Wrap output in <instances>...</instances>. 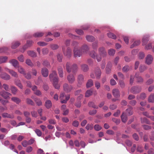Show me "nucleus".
<instances>
[{
	"label": "nucleus",
	"mask_w": 154,
	"mask_h": 154,
	"mask_svg": "<svg viewBox=\"0 0 154 154\" xmlns=\"http://www.w3.org/2000/svg\"><path fill=\"white\" fill-rule=\"evenodd\" d=\"M42 51L43 55H46L48 54L49 50L48 48H44L42 49Z\"/></svg>",
	"instance_id": "nucleus-53"
},
{
	"label": "nucleus",
	"mask_w": 154,
	"mask_h": 154,
	"mask_svg": "<svg viewBox=\"0 0 154 154\" xmlns=\"http://www.w3.org/2000/svg\"><path fill=\"white\" fill-rule=\"evenodd\" d=\"M140 41L138 40L134 42L133 44L131 46V48H133L134 46L138 45L140 44Z\"/></svg>",
	"instance_id": "nucleus-54"
},
{
	"label": "nucleus",
	"mask_w": 154,
	"mask_h": 154,
	"mask_svg": "<svg viewBox=\"0 0 154 154\" xmlns=\"http://www.w3.org/2000/svg\"><path fill=\"white\" fill-rule=\"evenodd\" d=\"M112 121L114 122L116 125L119 124L120 122V120L119 119H117L115 118H113L112 119Z\"/></svg>",
	"instance_id": "nucleus-57"
},
{
	"label": "nucleus",
	"mask_w": 154,
	"mask_h": 154,
	"mask_svg": "<svg viewBox=\"0 0 154 154\" xmlns=\"http://www.w3.org/2000/svg\"><path fill=\"white\" fill-rule=\"evenodd\" d=\"M45 105L47 109H49L52 106V103L51 100H47L45 102Z\"/></svg>",
	"instance_id": "nucleus-30"
},
{
	"label": "nucleus",
	"mask_w": 154,
	"mask_h": 154,
	"mask_svg": "<svg viewBox=\"0 0 154 154\" xmlns=\"http://www.w3.org/2000/svg\"><path fill=\"white\" fill-rule=\"evenodd\" d=\"M8 57H0V64L4 63L7 60Z\"/></svg>",
	"instance_id": "nucleus-39"
},
{
	"label": "nucleus",
	"mask_w": 154,
	"mask_h": 154,
	"mask_svg": "<svg viewBox=\"0 0 154 154\" xmlns=\"http://www.w3.org/2000/svg\"><path fill=\"white\" fill-rule=\"evenodd\" d=\"M93 85V82L91 79L89 80L86 84V87L87 88L91 87Z\"/></svg>",
	"instance_id": "nucleus-37"
},
{
	"label": "nucleus",
	"mask_w": 154,
	"mask_h": 154,
	"mask_svg": "<svg viewBox=\"0 0 154 154\" xmlns=\"http://www.w3.org/2000/svg\"><path fill=\"white\" fill-rule=\"evenodd\" d=\"M113 96L116 98L119 97L120 96V92L117 89H114L112 91Z\"/></svg>",
	"instance_id": "nucleus-16"
},
{
	"label": "nucleus",
	"mask_w": 154,
	"mask_h": 154,
	"mask_svg": "<svg viewBox=\"0 0 154 154\" xmlns=\"http://www.w3.org/2000/svg\"><path fill=\"white\" fill-rule=\"evenodd\" d=\"M140 121L142 124L145 123L149 125L151 124L150 121L146 117L140 118Z\"/></svg>",
	"instance_id": "nucleus-22"
},
{
	"label": "nucleus",
	"mask_w": 154,
	"mask_h": 154,
	"mask_svg": "<svg viewBox=\"0 0 154 154\" xmlns=\"http://www.w3.org/2000/svg\"><path fill=\"white\" fill-rule=\"evenodd\" d=\"M9 62L15 68L17 67L19 64L18 61L15 59L11 60H9Z\"/></svg>",
	"instance_id": "nucleus-18"
},
{
	"label": "nucleus",
	"mask_w": 154,
	"mask_h": 154,
	"mask_svg": "<svg viewBox=\"0 0 154 154\" xmlns=\"http://www.w3.org/2000/svg\"><path fill=\"white\" fill-rule=\"evenodd\" d=\"M108 36L111 38L115 39L116 38V35L114 34L111 32H109L107 33Z\"/></svg>",
	"instance_id": "nucleus-46"
},
{
	"label": "nucleus",
	"mask_w": 154,
	"mask_h": 154,
	"mask_svg": "<svg viewBox=\"0 0 154 154\" xmlns=\"http://www.w3.org/2000/svg\"><path fill=\"white\" fill-rule=\"evenodd\" d=\"M35 131L38 136L40 137L42 136V132L40 130L36 129L35 130Z\"/></svg>",
	"instance_id": "nucleus-56"
},
{
	"label": "nucleus",
	"mask_w": 154,
	"mask_h": 154,
	"mask_svg": "<svg viewBox=\"0 0 154 154\" xmlns=\"http://www.w3.org/2000/svg\"><path fill=\"white\" fill-rule=\"evenodd\" d=\"M137 101L135 100H132L129 102V104L132 106H135L137 103Z\"/></svg>",
	"instance_id": "nucleus-63"
},
{
	"label": "nucleus",
	"mask_w": 154,
	"mask_h": 154,
	"mask_svg": "<svg viewBox=\"0 0 154 154\" xmlns=\"http://www.w3.org/2000/svg\"><path fill=\"white\" fill-rule=\"evenodd\" d=\"M95 74L97 79H100L101 74V72L100 68L97 67L95 68Z\"/></svg>",
	"instance_id": "nucleus-12"
},
{
	"label": "nucleus",
	"mask_w": 154,
	"mask_h": 154,
	"mask_svg": "<svg viewBox=\"0 0 154 154\" xmlns=\"http://www.w3.org/2000/svg\"><path fill=\"white\" fill-rule=\"evenodd\" d=\"M139 73H136L135 75V77L136 79V80L137 82L141 83L143 82V78L140 76H139Z\"/></svg>",
	"instance_id": "nucleus-17"
},
{
	"label": "nucleus",
	"mask_w": 154,
	"mask_h": 154,
	"mask_svg": "<svg viewBox=\"0 0 154 154\" xmlns=\"http://www.w3.org/2000/svg\"><path fill=\"white\" fill-rule=\"evenodd\" d=\"M141 90V87L138 86H134L131 88L130 91L134 94H136L140 92Z\"/></svg>",
	"instance_id": "nucleus-6"
},
{
	"label": "nucleus",
	"mask_w": 154,
	"mask_h": 154,
	"mask_svg": "<svg viewBox=\"0 0 154 154\" xmlns=\"http://www.w3.org/2000/svg\"><path fill=\"white\" fill-rule=\"evenodd\" d=\"M112 64L111 62H109L108 63L106 68V72L109 74L111 72Z\"/></svg>",
	"instance_id": "nucleus-15"
},
{
	"label": "nucleus",
	"mask_w": 154,
	"mask_h": 154,
	"mask_svg": "<svg viewBox=\"0 0 154 154\" xmlns=\"http://www.w3.org/2000/svg\"><path fill=\"white\" fill-rule=\"evenodd\" d=\"M50 47L53 50H56L59 48L58 45L57 44H52L50 45Z\"/></svg>",
	"instance_id": "nucleus-47"
},
{
	"label": "nucleus",
	"mask_w": 154,
	"mask_h": 154,
	"mask_svg": "<svg viewBox=\"0 0 154 154\" xmlns=\"http://www.w3.org/2000/svg\"><path fill=\"white\" fill-rule=\"evenodd\" d=\"M98 51L100 55L103 57H105L106 54V52L104 47H100L98 49Z\"/></svg>",
	"instance_id": "nucleus-14"
},
{
	"label": "nucleus",
	"mask_w": 154,
	"mask_h": 154,
	"mask_svg": "<svg viewBox=\"0 0 154 154\" xmlns=\"http://www.w3.org/2000/svg\"><path fill=\"white\" fill-rule=\"evenodd\" d=\"M148 41V38L144 37L142 39L143 45H145Z\"/></svg>",
	"instance_id": "nucleus-61"
},
{
	"label": "nucleus",
	"mask_w": 154,
	"mask_h": 154,
	"mask_svg": "<svg viewBox=\"0 0 154 154\" xmlns=\"http://www.w3.org/2000/svg\"><path fill=\"white\" fill-rule=\"evenodd\" d=\"M81 69L84 72H87L88 70V68L87 65L84 64L81 65Z\"/></svg>",
	"instance_id": "nucleus-33"
},
{
	"label": "nucleus",
	"mask_w": 154,
	"mask_h": 154,
	"mask_svg": "<svg viewBox=\"0 0 154 154\" xmlns=\"http://www.w3.org/2000/svg\"><path fill=\"white\" fill-rule=\"evenodd\" d=\"M44 35V33L42 32H38L33 34V36L35 37H40Z\"/></svg>",
	"instance_id": "nucleus-32"
},
{
	"label": "nucleus",
	"mask_w": 154,
	"mask_h": 154,
	"mask_svg": "<svg viewBox=\"0 0 154 154\" xmlns=\"http://www.w3.org/2000/svg\"><path fill=\"white\" fill-rule=\"evenodd\" d=\"M62 51L65 56L68 58H70L72 55L71 49L69 47L67 48L66 50H65V47H62Z\"/></svg>",
	"instance_id": "nucleus-5"
},
{
	"label": "nucleus",
	"mask_w": 154,
	"mask_h": 154,
	"mask_svg": "<svg viewBox=\"0 0 154 154\" xmlns=\"http://www.w3.org/2000/svg\"><path fill=\"white\" fill-rule=\"evenodd\" d=\"M145 63L148 65H150L152 63L153 57L150 54H148L146 57Z\"/></svg>",
	"instance_id": "nucleus-9"
},
{
	"label": "nucleus",
	"mask_w": 154,
	"mask_h": 154,
	"mask_svg": "<svg viewBox=\"0 0 154 154\" xmlns=\"http://www.w3.org/2000/svg\"><path fill=\"white\" fill-rule=\"evenodd\" d=\"M86 129L88 130L89 129L92 130L93 128V125L92 124H88L85 127Z\"/></svg>",
	"instance_id": "nucleus-44"
},
{
	"label": "nucleus",
	"mask_w": 154,
	"mask_h": 154,
	"mask_svg": "<svg viewBox=\"0 0 154 154\" xmlns=\"http://www.w3.org/2000/svg\"><path fill=\"white\" fill-rule=\"evenodd\" d=\"M26 103L29 105L33 106L34 105V103L33 101L30 99L27 98L26 99Z\"/></svg>",
	"instance_id": "nucleus-42"
},
{
	"label": "nucleus",
	"mask_w": 154,
	"mask_h": 154,
	"mask_svg": "<svg viewBox=\"0 0 154 154\" xmlns=\"http://www.w3.org/2000/svg\"><path fill=\"white\" fill-rule=\"evenodd\" d=\"M7 69L8 70V72L12 75V76L16 78L18 77V75L16 72L10 69Z\"/></svg>",
	"instance_id": "nucleus-27"
},
{
	"label": "nucleus",
	"mask_w": 154,
	"mask_h": 154,
	"mask_svg": "<svg viewBox=\"0 0 154 154\" xmlns=\"http://www.w3.org/2000/svg\"><path fill=\"white\" fill-rule=\"evenodd\" d=\"M0 95L5 99H9V96L11 95V94L8 92L3 91L0 92Z\"/></svg>",
	"instance_id": "nucleus-10"
},
{
	"label": "nucleus",
	"mask_w": 154,
	"mask_h": 154,
	"mask_svg": "<svg viewBox=\"0 0 154 154\" xmlns=\"http://www.w3.org/2000/svg\"><path fill=\"white\" fill-rule=\"evenodd\" d=\"M26 63L27 65L30 66H33V64L31 60L29 59H27L26 60Z\"/></svg>",
	"instance_id": "nucleus-51"
},
{
	"label": "nucleus",
	"mask_w": 154,
	"mask_h": 154,
	"mask_svg": "<svg viewBox=\"0 0 154 154\" xmlns=\"http://www.w3.org/2000/svg\"><path fill=\"white\" fill-rule=\"evenodd\" d=\"M15 83L16 85L18 86L20 89H22L23 88V86L19 80L18 79L15 80Z\"/></svg>",
	"instance_id": "nucleus-36"
},
{
	"label": "nucleus",
	"mask_w": 154,
	"mask_h": 154,
	"mask_svg": "<svg viewBox=\"0 0 154 154\" xmlns=\"http://www.w3.org/2000/svg\"><path fill=\"white\" fill-rule=\"evenodd\" d=\"M2 87L6 91H9V86L6 84H3L2 85Z\"/></svg>",
	"instance_id": "nucleus-60"
},
{
	"label": "nucleus",
	"mask_w": 154,
	"mask_h": 154,
	"mask_svg": "<svg viewBox=\"0 0 154 154\" xmlns=\"http://www.w3.org/2000/svg\"><path fill=\"white\" fill-rule=\"evenodd\" d=\"M93 91L92 90H87L85 96L86 97H88L91 96L92 94Z\"/></svg>",
	"instance_id": "nucleus-40"
},
{
	"label": "nucleus",
	"mask_w": 154,
	"mask_h": 154,
	"mask_svg": "<svg viewBox=\"0 0 154 154\" xmlns=\"http://www.w3.org/2000/svg\"><path fill=\"white\" fill-rule=\"evenodd\" d=\"M79 125V122L77 120H75L73 121L72 123V125L75 127H78Z\"/></svg>",
	"instance_id": "nucleus-59"
},
{
	"label": "nucleus",
	"mask_w": 154,
	"mask_h": 154,
	"mask_svg": "<svg viewBox=\"0 0 154 154\" xmlns=\"http://www.w3.org/2000/svg\"><path fill=\"white\" fill-rule=\"evenodd\" d=\"M11 90L13 94H15L17 91V89L16 87L12 86L11 88Z\"/></svg>",
	"instance_id": "nucleus-48"
},
{
	"label": "nucleus",
	"mask_w": 154,
	"mask_h": 154,
	"mask_svg": "<svg viewBox=\"0 0 154 154\" xmlns=\"http://www.w3.org/2000/svg\"><path fill=\"white\" fill-rule=\"evenodd\" d=\"M148 101L150 103H154V93L150 95L148 97Z\"/></svg>",
	"instance_id": "nucleus-34"
},
{
	"label": "nucleus",
	"mask_w": 154,
	"mask_h": 154,
	"mask_svg": "<svg viewBox=\"0 0 154 154\" xmlns=\"http://www.w3.org/2000/svg\"><path fill=\"white\" fill-rule=\"evenodd\" d=\"M78 84L77 86L79 87L83 83L84 81V76L82 75L79 74L78 75L77 78Z\"/></svg>",
	"instance_id": "nucleus-8"
},
{
	"label": "nucleus",
	"mask_w": 154,
	"mask_h": 154,
	"mask_svg": "<svg viewBox=\"0 0 154 154\" xmlns=\"http://www.w3.org/2000/svg\"><path fill=\"white\" fill-rule=\"evenodd\" d=\"M78 68L77 65L76 64H73L72 66L69 62H67L66 64V69L68 73L72 72L73 74H75L77 71Z\"/></svg>",
	"instance_id": "nucleus-2"
},
{
	"label": "nucleus",
	"mask_w": 154,
	"mask_h": 154,
	"mask_svg": "<svg viewBox=\"0 0 154 154\" xmlns=\"http://www.w3.org/2000/svg\"><path fill=\"white\" fill-rule=\"evenodd\" d=\"M63 88L64 91L67 93L70 92L73 89V87L71 85H69L67 83L64 84Z\"/></svg>",
	"instance_id": "nucleus-7"
},
{
	"label": "nucleus",
	"mask_w": 154,
	"mask_h": 154,
	"mask_svg": "<svg viewBox=\"0 0 154 154\" xmlns=\"http://www.w3.org/2000/svg\"><path fill=\"white\" fill-rule=\"evenodd\" d=\"M49 78L51 81H53V84L54 87L57 89H59L60 86L58 84V77L55 71H52L49 75Z\"/></svg>",
	"instance_id": "nucleus-1"
},
{
	"label": "nucleus",
	"mask_w": 154,
	"mask_h": 154,
	"mask_svg": "<svg viewBox=\"0 0 154 154\" xmlns=\"http://www.w3.org/2000/svg\"><path fill=\"white\" fill-rule=\"evenodd\" d=\"M11 100L13 102H15L17 104H19L21 102V100L19 98L14 97L11 98Z\"/></svg>",
	"instance_id": "nucleus-31"
},
{
	"label": "nucleus",
	"mask_w": 154,
	"mask_h": 154,
	"mask_svg": "<svg viewBox=\"0 0 154 154\" xmlns=\"http://www.w3.org/2000/svg\"><path fill=\"white\" fill-rule=\"evenodd\" d=\"M88 106L89 107H92L95 109H98V106L95 105L94 103L93 102H90L88 103Z\"/></svg>",
	"instance_id": "nucleus-38"
},
{
	"label": "nucleus",
	"mask_w": 154,
	"mask_h": 154,
	"mask_svg": "<svg viewBox=\"0 0 154 154\" xmlns=\"http://www.w3.org/2000/svg\"><path fill=\"white\" fill-rule=\"evenodd\" d=\"M20 43V42L18 41H14L12 42V48L13 49H15L19 46Z\"/></svg>",
	"instance_id": "nucleus-24"
},
{
	"label": "nucleus",
	"mask_w": 154,
	"mask_h": 154,
	"mask_svg": "<svg viewBox=\"0 0 154 154\" xmlns=\"http://www.w3.org/2000/svg\"><path fill=\"white\" fill-rule=\"evenodd\" d=\"M42 73L44 77L48 76V69L46 68H42Z\"/></svg>",
	"instance_id": "nucleus-20"
},
{
	"label": "nucleus",
	"mask_w": 154,
	"mask_h": 154,
	"mask_svg": "<svg viewBox=\"0 0 154 154\" xmlns=\"http://www.w3.org/2000/svg\"><path fill=\"white\" fill-rule=\"evenodd\" d=\"M34 100L35 102L37 105L40 106L42 105V102L38 98H35L34 99Z\"/></svg>",
	"instance_id": "nucleus-49"
},
{
	"label": "nucleus",
	"mask_w": 154,
	"mask_h": 154,
	"mask_svg": "<svg viewBox=\"0 0 154 154\" xmlns=\"http://www.w3.org/2000/svg\"><path fill=\"white\" fill-rule=\"evenodd\" d=\"M149 138L151 140L154 141V131L151 132V134L149 136Z\"/></svg>",
	"instance_id": "nucleus-64"
},
{
	"label": "nucleus",
	"mask_w": 154,
	"mask_h": 154,
	"mask_svg": "<svg viewBox=\"0 0 154 154\" xmlns=\"http://www.w3.org/2000/svg\"><path fill=\"white\" fill-rule=\"evenodd\" d=\"M0 77L2 79L6 80H9L11 78L10 75L5 72H3L1 73Z\"/></svg>",
	"instance_id": "nucleus-13"
},
{
	"label": "nucleus",
	"mask_w": 154,
	"mask_h": 154,
	"mask_svg": "<svg viewBox=\"0 0 154 154\" xmlns=\"http://www.w3.org/2000/svg\"><path fill=\"white\" fill-rule=\"evenodd\" d=\"M2 116L4 118H8L11 119H14V117L13 114H10L6 112L3 113L2 114Z\"/></svg>",
	"instance_id": "nucleus-21"
},
{
	"label": "nucleus",
	"mask_w": 154,
	"mask_h": 154,
	"mask_svg": "<svg viewBox=\"0 0 154 154\" xmlns=\"http://www.w3.org/2000/svg\"><path fill=\"white\" fill-rule=\"evenodd\" d=\"M89 50V48L87 45H84L81 47V51L82 53H86Z\"/></svg>",
	"instance_id": "nucleus-19"
},
{
	"label": "nucleus",
	"mask_w": 154,
	"mask_h": 154,
	"mask_svg": "<svg viewBox=\"0 0 154 154\" xmlns=\"http://www.w3.org/2000/svg\"><path fill=\"white\" fill-rule=\"evenodd\" d=\"M94 128L95 130L96 131H99L102 129V127L98 125H95Z\"/></svg>",
	"instance_id": "nucleus-50"
},
{
	"label": "nucleus",
	"mask_w": 154,
	"mask_h": 154,
	"mask_svg": "<svg viewBox=\"0 0 154 154\" xmlns=\"http://www.w3.org/2000/svg\"><path fill=\"white\" fill-rule=\"evenodd\" d=\"M130 69V67L128 65H126L122 68V70L123 72H125L129 71Z\"/></svg>",
	"instance_id": "nucleus-43"
},
{
	"label": "nucleus",
	"mask_w": 154,
	"mask_h": 154,
	"mask_svg": "<svg viewBox=\"0 0 154 154\" xmlns=\"http://www.w3.org/2000/svg\"><path fill=\"white\" fill-rule=\"evenodd\" d=\"M97 54L94 51H91L89 53V55L90 56L94 59H95L96 56L97 55Z\"/></svg>",
	"instance_id": "nucleus-35"
},
{
	"label": "nucleus",
	"mask_w": 154,
	"mask_h": 154,
	"mask_svg": "<svg viewBox=\"0 0 154 154\" xmlns=\"http://www.w3.org/2000/svg\"><path fill=\"white\" fill-rule=\"evenodd\" d=\"M121 118L123 122L125 123L126 122L127 117L126 114L124 112H123L121 115Z\"/></svg>",
	"instance_id": "nucleus-26"
},
{
	"label": "nucleus",
	"mask_w": 154,
	"mask_h": 154,
	"mask_svg": "<svg viewBox=\"0 0 154 154\" xmlns=\"http://www.w3.org/2000/svg\"><path fill=\"white\" fill-rule=\"evenodd\" d=\"M67 79L70 84H73L75 81V78L74 76L72 74H69L67 76Z\"/></svg>",
	"instance_id": "nucleus-11"
},
{
	"label": "nucleus",
	"mask_w": 154,
	"mask_h": 154,
	"mask_svg": "<svg viewBox=\"0 0 154 154\" xmlns=\"http://www.w3.org/2000/svg\"><path fill=\"white\" fill-rule=\"evenodd\" d=\"M78 43L75 41L73 42L72 45L74 46L73 54L75 57H79L82 55L81 51L79 50V47L78 46Z\"/></svg>",
	"instance_id": "nucleus-3"
},
{
	"label": "nucleus",
	"mask_w": 154,
	"mask_h": 154,
	"mask_svg": "<svg viewBox=\"0 0 154 154\" xmlns=\"http://www.w3.org/2000/svg\"><path fill=\"white\" fill-rule=\"evenodd\" d=\"M133 108L131 106H129L128 108L126 110V112L128 114L129 116H131L133 114Z\"/></svg>",
	"instance_id": "nucleus-28"
},
{
	"label": "nucleus",
	"mask_w": 154,
	"mask_h": 154,
	"mask_svg": "<svg viewBox=\"0 0 154 154\" xmlns=\"http://www.w3.org/2000/svg\"><path fill=\"white\" fill-rule=\"evenodd\" d=\"M18 70L19 72L20 73L23 75L25 74L24 69L21 66H18Z\"/></svg>",
	"instance_id": "nucleus-45"
},
{
	"label": "nucleus",
	"mask_w": 154,
	"mask_h": 154,
	"mask_svg": "<svg viewBox=\"0 0 154 154\" xmlns=\"http://www.w3.org/2000/svg\"><path fill=\"white\" fill-rule=\"evenodd\" d=\"M70 98V95L66 96L64 93L62 92L60 94V100L61 102L62 103H65Z\"/></svg>",
	"instance_id": "nucleus-4"
},
{
	"label": "nucleus",
	"mask_w": 154,
	"mask_h": 154,
	"mask_svg": "<svg viewBox=\"0 0 154 154\" xmlns=\"http://www.w3.org/2000/svg\"><path fill=\"white\" fill-rule=\"evenodd\" d=\"M108 54L111 56H113L115 53V51L113 49H111L108 51Z\"/></svg>",
	"instance_id": "nucleus-52"
},
{
	"label": "nucleus",
	"mask_w": 154,
	"mask_h": 154,
	"mask_svg": "<svg viewBox=\"0 0 154 154\" xmlns=\"http://www.w3.org/2000/svg\"><path fill=\"white\" fill-rule=\"evenodd\" d=\"M58 70L59 76L60 77L62 78L63 77V69L61 66H60L58 68Z\"/></svg>",
	"instance_id": "nucleus-25"
},
{
	"label": "nucleus",
	"mask_w": 154,
	"mask_h": 154,
	"mask_svg": "<svg viewBox=\"0 0 154 154\" xmlns=\"http://www.w3.org/2000/svg\"><path fill=\"white\" fill-rule=\"evenodd\" d=\"M27 54L29 56L32 57H35L37 56L36 53L33 51H28L27 52Z\"/></svg>",
	"instance_id": "nucleus-29"
},
{
	"label": "nucleus",
	"mask_w": 154,
	"mask_h": 154,
	"mask_svg": "<svg viewBox=\"0 0 154 154\" xmlns=\"http://www.w3.org/2000/svg\"><path fill=\"white\" fill-rule=\"evenodd\" d=\"M147 68V66L141 64L140 66L139 69L140 72H143L145 71Z\"/></svg>",
	"instance_id": "nucleus-23"
},
{
	"label": "nucleus",
	"mask_w": 154,
	"mask_h": 154,
	"mask_svg": "<svg viewBox=\"0 0 154 154\" xmlns=\"http://www.w3.org/2000/svg\"><path fill=\"white\" fill-rule=\"evenodd\" d=\"M25 77L28 79H29L31 78V75L30 74V73L29 72L27 73H25L23 74Z\"/></svg>",
	"instance_id": "nucleus-55"
},
{
	"label": "nucleus",
	"mask_w": 154,
	"mask_h": 154,
	"mask_svg": "<svg viewBox=\"0 0 154 154\" xmlns=\"http://www.w3.org/2000/svg\"><path fill=\"white\" fill-rule=\"evenodd\" d=\"M86 38L87 40L89 42H93L95 39L91 35H88L86 36Z\"/></svg>",
	"instance_id": "nucleus-41"
},
{
	"label": "nucleus",
	"mask_w": 154,
	"mask_h": 154,
	"mask_svg": "<svg viewBox=\"0 0 154 154\" xmlns=\"http://www.w3.org/2000/svg\"><path fill=\"white\" fill-rule=\"evenodd\" d=\"M143 128L146 130L151 129L152 128L151 126L146 125H143Z\"/></svg>",
	"instance_id": "nucleus-58"
},
{
	"label": "nucleus",
	"mask_w": 154,
	"mask_h": 154,
	"mask_svg": "<svg viewBox=\"0 0 154 154\" xmlns=\"http://www.w3.org/2000/svg\"><path fill=\"white\" fill-rule=\"evenodd\" d=\"M144 56L145 54L143 53L140 52L139 54V58L140 59H142L144 58Z\"/></svg>",
	"instance_id": "nucleus-62"
}]
</instances>
